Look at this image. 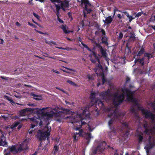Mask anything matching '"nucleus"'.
I'll return each instance as SVG.
<instances>
[{"instance_id":"c85d7f7f","label":"nucleus","mask_w":155,"mask_h":155,"mask_svg":"<svg viewBox=\"0 0 155 155\" xmlns=\"http://www.w3.org/2000/svg\"><path fill=\"white\" fill-rule=\"evenodd\" d=\"M96 96V93L94 92H92L90 95V98L92 100L94 99L95 98Z\"/></svg>"},{"instance_id":"09e8293b","label":"nucleus","mask_w":155,"mask_h":155,"mask_svg":"<svg viewBox=\"0 0 155 155\" xmlns=\"http://www.w3.org/2000/svg\"><path fill=\"white\" fill-rule=\"evenodd\" d=\"M4 153V155H9L10 154V153L6 150V149L5 150Z\"/></svg>"},{"instance_id":"4d7b16f0","label":"nucleus","mask_w":155,"mask_h":155,"mask_svg":"<svg viewBox=\"0 0 155 155\" xmlns=\"http://www.w3.org/2000/svg\"><path fill=\"white\" fill-rule=\"evenodd\" d=\"M117 11H119V12H121L122 11H120V10H118L117 8H115V9L114 10V15H113V17H114V16L115 15V13H116V12Z\"/></svg>"},{"instance_id":"72a5a7b5","label":"nucleus","mask_w":155,"mask_h":155,"mask_svg":"<svg viewBox=\"0 0 155 155\" xmlns=\"http://www.w3.org/2000/svg\"><path fill=\"white\" fill-rule=\"evenodd\" d=\"M97 105L98 106H99V108H101V107H103L104 106V104L103 102L101 101H98L97 103Z\"/></svg>"},{"instance_id":"8fccbe9b","label":"nucleus","mask_w":155,"mask_h":155,"mask_svg":"<svg viewBox=\"0 0 155 155\" xmlns=\"http://www.w3.org/2000/svg\"><path fill=\"white\" fill-rule=\"evenodd\" d=\"M78 135L77 134H76V133H75L74 135L73 136V138L74 141H76L77 140V139L76 138L77 137V135Z\"/></svg>"},{"instance_id":"412c9836","label":"nucleus","mask_w":155,"mask_h":155,"mask_svg":"<svg viewBox=\"0 0 155 155\" xmlns=\"http://www.w3.org/2000/svg\"><path fill=\"white\" fill-rule=\"evenodd\" d=\"M60 28L62 29L63 32L65 34H68L71 32L67 30V26L66 25H62L60 27Z\"/></svg>"},{"instance_id":"37998d69","label":"nucleus","mask_w":155,"mask_h":155,"mask_svg":"<svg viewBox=\"0 0 155 155\" xmlns=\"http://www.w3.org/2000/svg\"><path fill=\"white\" fill-rule=\"evenodd\" d=\"M94 43L95 44L96 46L97 47L99 48L100 49H101V48H103L101 46V45H100V44L96 42V41H95L94 42Z\"/></svg>"},{"instance_id":"9d476101","label":"nucleus","mask_w":155,"mask_h":155,"mask_svg":"<svg viewBox=\"0 0 155 155\" xmlns=\"http://www.w3.org/2000/svg\"><path fill=\"white\" fill-rule=\"evenodd\" d=\"M36 108H26L20 111L19 114L21 116H23L26 115V112L36 113Z\"/></svg>"},{"instance_id":"0e129e2a","label":"nucleus","mask_w":155,"mask_h":155,"mask_svg":"<svg viewBox=\"0 0 155 155\" xmlns=\"http://www.w3.org/2000/svg\"><path fill=\"white\" fill-rule=\"evenodd\" d=\"M82 127L81 125L80 126V127H76L75 129L76 130H79Z\"/></svg>"},{"instance_id":"b1692460","label":"nucleus","mask_w":155,"mask_h":155,"mask_svg":"<svg viewBox=\"0 0 155 155\" xmlns=\"http://www.w3.org/2000/svg\"><path fill=\"white\" fill-rule=\"evenodd\" d=\"M27 147L26 145L24 143H21L19 145V147L18 148H21V149L20 152H21L24 150H26L27 149Z\"/></svg>"},{"instance_id":"bb28decb","label":"nucleus","mask_w":155,"mask_h":155,"mask_svg":"<svg viewBox=\"0 0 155 155\" xmlns=\"http://www.w3.org/2000/svg\"><path fill=\"white\" fill-rule=\"evenodd\" d=\"M144 56L147 57L148 59L149 60L150 58L153 57V54H150L149 53H145L144 54Z\"/></svg>"},{"instance_id":"4be33fe9","label":"nucleus","mask_w":155,"mask_h":155,"mask_svg":"<svg viewBox=\"0 0 155 155\" xmlns=\"http://www.w3.org/2000/svg\"><path fill=\"white\" fill-rule=\"evenodd\" d=\"M59 8L58 7L57 8V11L56 12V15L57 17V20L59 21V22L61 23H64V21L60 18L59 17V15H60L59 12Z\"/></svg>"},{"instance_id":"603ef678","label":"nucleus","mask_w":155,"mask_h":155,"mask_svg":"<svg viewBox=\"0 0 155 155\" xmlns=\"http://www.w3.org/2000/svg\"><path fill=\"white\" fill-rule=\"evenodd\" d=\"M28 25L30 26L33 27L34 28H36L37 27V26L35 25L30 23L29 22H28Z\"/></svg>"},{"instance_id":"774afa93","label":"nucleus","mask_w":155,"mask_h":155,"mask_svg":"<svg viewBox=\"0 0 155 155\" xmlns=\"http://www.w3.org/2000/svg\"><path fill=\"white\" fill-rule=\"evenodd\" d=\"M151 106L153 107V108H154L155 107V103L153 102L151 104Z\"/></svg>"},{"instance_id":"dca6fc26","label":"nucleus","mask_w":155,"mask_h":155,"mask_svg":"<svg viewBox=\"0 0 155 155\" xmlns=\"http://www.w3.org/2000/svg\"><path fill=\"white\" fill-rule=\"evenodd\" d=\"M117 118V116L115 115L113 118H111L109 121L108 122V125L109 127H110V129H111L112 131L114 130V127H111V125L113 124V122Z\"/></svg>"},{"instance_id":"f704fd0d","label":"nucleus","mask_w":155,"mask_h":155,"mask_svg":"<svg viewBox=\"0 0 155 155\" xmlns=\"http://www.w3.org/2000/svg\"><path fill=\"white\" fill-rule=\"evenodd\" d=\"M138 62L141 64V66H143L144 64V58H142L141 59H138Z\"/></svg>"},{"instance_id":"1a4fd4ad","label":"nucleus","mask_w":155,"mask_h":155,"mask_svg":"<svg viewBox=\"0 0 155 155\" xmlns=\"http://www.w3.org/2000/svg\"><path fill=\"white\" fill-rule=\"evenodd\" d=\"M121 91L123 93L126 92L127 95V100L128 101H130L133 97V94H134V92L127 88H122Z\"/></svg>"},{"instance_id":"6e6552de","label":"nucleus","mask_w":155,"mask_h":155,"mask_svg":"<svg viewBox=\"0 0 155 155\" xmlns=\"http://www.w3.org/2000/svg\"><path fill=\"white\" fill-rule=\"evenodd\" d=\"M48 108V107H46L40 109L37 108L36 110V113L39 114L41 113L42 114V115L44 116L47 117L49 118L53 116L52 114H51L49 112L44 113L43 111L47 109Z\"/></svg>"},{"instance_id":"e2e57ef3","label":"nucleus","mask_w":155,"mask_h":155,"mask_svg":"<svg viewBox=\"0 0 155 155\" xmlns=\"http://www.w3.org/2000/svg\"><path fill=\"white\" fill-rule=\"evenodd\" d=\"M148 126V124L147 123H146L144 124L143 125V127L144 128V129L147 128Z\"/></svg>"},{"instance_id":"473e14b6","label":"nucleus","mask_w":155,"mask_h":155,"mask_svg":"<svg viewBox=\"0 0 155 155\" xmlns=\"http://www.w3.org/2000/svg\"><path fill=\"white\" fill-rule=\"evenodd\" d=\"M144 48H141L140 51L138 52V54H137V56H140L142 54L144 53Z\"/></svg>"},{"instance_id":"864d4df0","label":"nucleus","mask_w":155,"mask_h":155,"mask_svg":"<svg viewBox=\"0 0 155 155\" xmlns=\"http://www.w3.org/2000/svg\"><path fill=\"white\" fill-rule=\"evenodd\" d=\"M67 82L68 83L71 84V85H74L75 84L74 83V82L70 80H68L67 81Z\"/></svg>"},{"instance_id":"052dcab7","label":"nucleus","mask_w":155,"mask_h":155,"mask_svg":"<svg viewBox=\"0 0 155 155\" xmlns=\"http://www.w3.org/2000/svg\"><path fill=\"white\" fill-rule=\"evenodd\" d=\"M2 79H5L6 81H7L8 80V78L7 77H4L2 76H1L0 77Z\"/></svg>"},{"instance_id":"3c124183","label":"nucleus","mask_w":155,"mask_h":155,"mask_svg":"<svg viewBox=\"0 0 155 155\" xmlns=\"http://www.w3.org/2000/svg\"><path fill=\"white\" fill-rule=\"evenodd\" d=\"M64 68H65V69L68 70H69V71H74V72H75V70L73 69H72V68H67V67H64Z\"/></svg>"},{"instance_id":"f3484780","label":"nucleus","mask_w":155,"mask_h":155,"mask_svg":"<svg viewBox=\"0 0 155 155\" xmlns=\"http://www.w3.org/2000/svg\"><path fill=\"white\" fill-rule=\"evenodd\" d=\"M113 20V18L111 16H109L106 18L105 20H103V22L106 25H109L111 24Z\"/></svg>"},{"instance_id":"7ed1b4c3","label":"nucleus","mask_w":155,"mask_h":155,"mask_svg":"<svg viewBox=\"0 0 155 155\" xmlns=\"http://www.w3.org/2000/svg\"><path fill=\"white\" fill-rule=\"evenodd\" d=\"M29 119L31 121V127L29 130V134H31L35 132V129L31 130V129H33L35 127L37 126L39 123V126H41L42 124V121L40 117H34L32 118H29Z\"/></svg>"},{"instance_id":"c03bdc74","label":"nucleus","mask_w":155,"mask_h":155,"mask_svg":"<svg viewBox=\"0 0 155 155\" xmlns=\"http://www.w3.org/2000/svg\"><path fill=\"white\" fill-rule=\"evenodd\" d=\"M134 14L136 15H135L134 16V17H135V18L137 17H139V16H140L141 15V13L140 12H139L137 14H136V12H134Z\"/></svg>"},{"instance_id":"6e6d98bb","label":"nucleus","mask_w":155,"mask_h":155,"mask_svg":"<svg viewBox=\"0 0 155 155\" xmlns=\"http://www.w3.org/2000/svg\"><path fill=\"white\" fill-rule=\"evenodd\" d=\"M128 45H129L128 43H127L126 45V48L130 52V47L128 46Z\"/></svg>"},{"instance_id":"ea45409f","label":"nucleus","mask_w":155,"mask_h":155,"mask_svg":"<svg viewBox=\"0 0 155 155\" xmlns=\"http://www.w3.org/2000/svg\"><path fill=\"white\" fill-rule=\"evenodd\" d=\"M5 97L6 98L7 100H8V101L11 102L12 103L15 104V102L13 101L12 99L11 98H10L9 97L7 96H5Z\"/></svg>"},{"instance_id":"2f4dec72","label":"nucleus","mask_w":155,"mask_h":155,"mask_svg":"<svg viewBox=\"0 0 155 155\" xmlns=\"http://www.w3.org/2000/svg\"><path fill=\"white\" fill-rule=\"evenodd\" d=\"M131 35L130 37V38L129 39V41L134 42L135 40V37L134 35H133L132 33H131Z\"/></svg>"},{"instance_id":"20e7f679","label":"nucleus","mask_w":155,"mask_h":155,"mask_svg":"<svg viewBox=\"0 0 155 155\" xmlns=\"http://www.w3.org/2000/svg\"><path fill=\"white\" fill-rule=\"evenodd\" d=\"M124 93L118 94V93L117 92L114 95V99L113 101V103L115 107L118 106L124 101L125 97Z\"/></svg>"},{"instance_id":"49530a36","label":"nucleus","mask_w":155,"mask_h":155,"mask_svg":"<svg viewBox=\"0 0 155 155\" xmlns=\"http://www.w3.org/2000/svg\"><path fill=\"white\" fill-rule=\"evenodd\" d=\"M122 125L126 129H128V125L126 122L123 123Z\"/></svg>"},{"instance_id":"13d9d810","label":"nucleus","mask_w":155,"mask_h":155,"mask_svg":"<svg viewBox=\"0 0 155 155\" xmlns=\"http://www.w3.org/2000/svg\"><path fill=\"white\" fill-rule=\"evenodd\" d=\"M50 7L51 8V9L52 10L53 12L56 13V10H55L53 6L51 5L50 6Z\"/></svg>"},{"instance_id":"0eeeda50","label":"nucleus","mask_w":155,"mask_h":155,"mask_svg":"<svg viewBox=\"0 0 155 155\" xmlns=\"http://www.w3.org/2000/svg\"><path fill=\"white\" fill-rule=\"evenodd\" d=\"M141 110L142 114L145 115L146 118H150L153 121H154L155 119V114H152L150 111L147 110H146L143 108H140V110Z\"/></svg>"},{"instance_id":"4c0bfd02","label":"nucleus","mask_w":155,"mask_h":155,"mask_svg":"<svg viewBox=\"0 0 155 155\" xmlns=\"http://www.w3.org/2000/svg\"><path fill=\"white\" fill-rule=\"evenodd\" d=\"M123 33L122 32H120L119 33V36L118 37L117 39L118 41L120 40H121L123 37Z\"/></svg>"},{"instance_id":"de8ad7c7","label":"nucleus","mask_w":155,"mask_h":155,"mask_svg":"<svg viewBox=\"0 0 155 155\" xmlns=\"http://www.w3.org/2000/svg\"><path fill=\"white\" fill-rule=\"evenodd\" d=\"M33 15L34 16H35L36 18L37 19H39V15H38V14H36L35 13H34V12H33Z\"/></svg>"},{"instance_id":"39448f33","label":"nucleus","mask_w":155,"mask_h":155,"mask_svg":"<svg viewBox=\"0 0 155 155\" xmlns=\"http://www.w3.org/2000/svg\"><path fill=\"white\" fill-rule=\"evenodd\" d=\"M81 4L84 5L83 14L84 17H87V14H90L92 11V6L88 0H81Z\"/></svg>"},{"instance_id":"e433bc0d","label":"nucleus","mask_w":155,"mask_h":155,"mask_svg":"<svg viewBox=\"0 0 155 155\" xmlns=\"http://www.w3.org/2000/svg\"><path fill=\"white\" fill-rule=\"evenodd\" d=\"M81 44L85 48H86L88 51H91L92 50L89 48L86 45L83 43V42H81Z\"/></svg>"},{"instance_id":"69168bd1","label":"nucleus","mask_w":155,"mask_h":155,"mask_svg":"<svg viewBox=\"0 0 155 155\" xmlns=\"http://www.w3.org/2000/svg\"><path fill=\"white\" fill-rule=\"evenodd\" d=\"M94 57L97 60V62L98 63H99L100 59H99V58H98V57L96 55L94 56Z\"/></svg>"},{"instance_id":"9b49d317","label":"nucleus","mask_w":155,"mask_h":155,"mask_svg":"<svg viewBox=\"0 0 155 155\" xmlns=\"http://www.w3.org/2000/svg\"><path fill=\"white\" fill-rule=\"evenodd\" d=\"M21 149V148H18L16 149L15 145H12L11 146H9L6 150L10 154V153H12L14 154H15L20 152Z\"/></svg>"},{"instance_id":"5fc2aeb1","label":"nucleus","mask_w":155,"mask_h":155,"mask_svg":"<svg viewBox=\"0 0 155 155\" xmlns=\"http://www.w3.org/2000/svg\"><path fill=\"white\" fill-rule=\"evenodd\" d=\"M87 78H88L89 79L91 80H93V77L91 76H90L88 75L87 76Z\"/></svg>"},{"instance_id":"a211bd4d","label":"nucleus","mask_w":155,"mask_h":155,"mask_svg":"<svg viewBox=\"0 0 155 155\" xmlns=\"http://www.w3.org/2000/svg\"><path fill=\"white\" fill-rule=\"evenodd\" d=\"M130 102L133 103L134 104V105L136 106L137 107L138 110H140V108H141V107L140 106V104L138 103L137 99L134 98V97H133V99H132Z\"/></svg>"},{"instance_id":"f8f14e48","label":"nucleus","mask_w":155,"mask_h":155,"mask_svg":"<svg viewBox=\"0 0 155 155\" xmlns=\"http://www.w3.org/2000/svg\"><path fill=\"white\" fill-rule=\"evenodd\" d=\"M0 132L2 134L0 137V146H6L8 144L6 141V137L4 136L3 131L0 129Z\"/></svg>"},{"instance_id":"a878e982","label":"nucleus","mask_w":155,"mask_h":155,"mask_svg":"<svg viewBox=\"0 0 155 155\" xmlns=\"http://www.w3.org/2000/svg\"><path fill=\"white\" fill-rule=\"evenodd\" d=\"M100 50L102 56L104 58H106L107 57V53L106 51L103 49V48H101V49H100Z\"/></svg>"},{"instance_id":"ddd939ff","label":"nucleus","mask_w":155,"mask_h":155,"mask_svg":"<svg viewBox=\"0 0 155 155\" xmlns=\"http://www.w3.org/2000/svg\"><path fill=\"white\" fill-rule=\"evenodd\" d=\"M143 133L141 131H136V137L138 139L139 143H141L143 139Z\"/></svg>"},{"instance_id":"393cba45","label":"nucleus","mask_w":155,"mask_h":155,"mask_svg":"<svg viewBox=\"0 0 155 155\" xmlns=\"http://www.w3.org/2000/svg\"><path fill=\"white\" fill-rule=\"evenodd\" d=\"M100 32H102L103 35H105V32L104 29L102 28H100L98 31H96L95 32V34L96 35H98L99 34Z\"/></svg>"},{"instance_id":"2eb2a0df","label":"nucleus","mask_w":155,"mask_h":155,"mask_svg":"<svg viewBox=\"0 0 155 155\" xmlns=\"http://www.w3.org/2000/svg\"><path fill=\"white\" fill-rule=\"evenodd\" d=\"M84 137L86 139V142L87 145H88L90 141L91 138L93 137L91 136V134L88 132L85 133L84 135Z\"/></svg>"},{"instance_id":"7c9ffc66","label":"nucleus","mask_w":155,"mask_h":155,"mask_svg":"<svg viewBox=\"0 0 155 155\" xmlns=\"http://www.w3.org/2000/svg\"><path fill=\"white\" fill-rule=\"evenodd\" d=\"M107 82V80L106 79L104 75V74H103L102 76V84L104 85L105 83Z\"/></svg>"},{"instance_id":"aec40b11","label":"nucleus","mask_w":155,"mask_h":155,"mask_svg":"<svg viewBox=\"0 0 155 155\" xmlns=\"http://www.w3.org/2000/svg\"><path fill=\"white\" fill-rule=\"evenodd\" d=\"M122 13L125 14L126 16L128 18L130 23L133 19H135L134 17H133L132 16L130 15L129 13L126 11L123 12H122Z\"/></svg>"},{"instance_id":"f03ea898","label":"nucleus","mask_w":155,"mask_h":155,"mask_svg":"<svg viewBox=\"0 0 155 155\" xmlns=\"http://www.w3.org/2000/svg\"><path fill=\"white\" fill-rule=\"evenodd\" d=\"M144 133L149 135L150 134L152 136L150 135L149 136L148 140V144L145 147L147 150H149L155 146V137L153 135V133L152 132V129H149L148 128H145Z\"/></svg>"},{"instance_id":"58836bf2","label":"nucleus","mask_w":155,"mask_h":155,"mask_svg":"<svg viewBox=\"0 0 155 155\" xmlns=\"http://www.w3.org/2000/svg\"><path fill=\"white\" fill-rule=\"evenodd\" d=\"M134 106V105L132 106L130 109V111L132 113H135L136 112V110L135 109Z\"/></svg>"},{"instance_id":"bf43d9fd","label":"nucleus","mask_w":155,"mask_h":155,"mask_svg":"<svg viewBox=\"0 0 155 155\" xmlns=\"http://www.w3.org/2000/svg\"><path fill=\"white\" fill-rule=\"evenodd\" d=\"M88 129H89V130L91 132L93 131V129H94V128H93V129H92L90 126L89 125H88Z\"/></svg>"},{"instance_id":"c9c22d12","label":"nucleus","mask_w":155,"mask_h":155,"mask_svg":"<svg viewBox=\"0 0 155 155\" xmlns=\"http://www.w3.org/2000/svg\"><path fill=\"white\" fill-rule=\"evenodd\" d=\"M46 42V43L50 45H51L52 44L54 45H57L55 42L52 41H47Z\"/></svg>"},{"instance_id":"a18cd8bd","label":"nucleus","mask_w":155,"mask_h":155,"mask_svg":"<svg viewBox=\"0 0 155 155\" xmlns=\"http://www.w3.org/2000/svg\"><path fill=\"white\" fill-rule=\"evenodd\" d=\"M20 124V122L18 121L15 122L13 124L15 127H17L18 125Z\"/></svg>"},{"instance_id":"f257e3e1","label":"nucleus","mask_w":155,"mask_h":155,"mask_svg":"<svg viewBox=\"0 0 155 155\" xmlns=\"http://www.w3.org/2000/svg\"><path fill=\"white\" fill-rule=\"evenodd\" d=\"M91 106H88V107H86L85 108L82 110V112L80 114H77L75 115H72L71 117V123H78L79 124H81V125H84L86 124V123L82 120L84 119L83 117L84 116H86V112L87 111L88 108L90 107Z\"/></svg>"},{"instance_id":"5701e85b","label":"nucleus","mask_w":155,"mask_h":155,"mask_svg":"<svg viewBox=\"0 0 155 155\" xmlns=\"http://www.w3.org/2000/svg\"><path fill=\"white\" fill-rule=\"evenodd\" d=\"M61 110H63V113L66 114H71L72 113V112L71 111L70 109H66L64 108H62Z\"/></svg>"},{"instance_id":"c756f323","label":"nucleus","mask_w":155,"mask_h":155,"mask_svg":"<svg viewBox=\"0 0 155 155\" xmlns=\"http://www.w3.org/2000/svg\"><path fill=\"white\" fill-rule=\"evenodd\" d=\"M59 145H55L54 147V154H55L57 153L58 151L59 150Z\"/></svg>"},{"instance_id":"cd10ccee","label":"nucleus","mask_w":155,"mask_h":155,"mask_svg":"<svg viewBox=\"0 0 155 155\" xmlns=\"http://www.w3.org/2000/svg\"><path fill=\"white\" fill-rule=\"evenodd\" d=\"M101 40L103 43L106 44H108L107 38L105 36L102 37Z\"/></svg>"},{"instance_id":"338daca9","label":"nucleus","mask_w":155,"mask_h":155,"mask_svg":"<svg viewBox=\"0 0 155 155\" xmlns=\"http://www.w3.org/2000/svg\"><path fill=\"white\" fill-rule=\"evenodd\" d=\"M24 86L26 87H31V88H33V87L32 86L30 85H27V84H24Z\"/></svg>"},{"instance_id":"4468645a","label":"nucleus","mask_w":155,"mask_h":155,"mask_svg":"<svg viewBox=\"0 0 155 155\" xmlns=\"http://www.w3.org/2000/svg\"><path fill=\"white\" fill-rule=\"evenodd\" d=\"M104 149V148L101 145H99L93 151V153L94 154L97 153L100 154L101 153H102Z\"/></svg>"},{"instance_id":"79ce46f5","label":"nucleus","mask_w":155,"mask_h":155,"mask_svg":"<svg viewBox=\"0 0 155 155\" xmlns=\"http://www.w3.org/2000/svg\"><path fill=\"white\" fill-rule=\"evenodd\" d=\"M83 132V131L82 129H81L79 131V132H76V134H77L78 135H79V136H82V134Z\"/></svg>"},{"instance_id":"a19ab883","label":"nucleus","mask_w":155,"mask_h":155,"mask_svg":"<svg viewBox=\"0 0 155 155\" xmlns=\"http://www.w3.org/2000/svg\"><path fill=\"white\" fill-rule=\"evenodd\" d=\"M96 67L100 69H103L102 66L100 64V61H99V62H98V63L96 65Z\"/></svg>"},{"instance_id":"6ab92c4d","label":"nucleus","mask_w":155,"mask_h":155,"mask_svg":"<svg viewBox=\"0 0 155 155\" xmlns=\"http://www.w3.org/2000/svg\"><path fill=\"white\" fill-rule=\"evenodd\" d=\"M99 95L100 96L104 98L106 96H110V91L108 90L107 91H103L100 93Z\"/></svg>"},{"instance_id":"423d86ee","label":"nucleus","mask_w":155,"mask_h":155,"mask_svg":"<svg viewBox=\"0 0 155 155\" xmlns=\"http://www.w3.org/2000/svg\"><path fill=\"white\" fill-rule=\"evenodd\" d=\"M47 128L48 130L45 132L41 130H39L38 131L36 137L39 140L41 141L45 140L46 138L48 140L50 135V130H49L48 127Z\"/></svg>"},{"instance_id":"680f3d73","label":"nucleus","mask_w":155,"mask_h":155,"mask_svg":"<svg viewBox=\"0 0 155 155\" xmlns=\"http://www.w3.org/2000/svg\"><path fill=\"white\" fill-rule=\"evenodd\" d=\"M130 81V78L129 77H127L126 79V83H128Z\"/></svg>"}]
</instances>
